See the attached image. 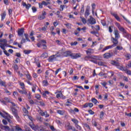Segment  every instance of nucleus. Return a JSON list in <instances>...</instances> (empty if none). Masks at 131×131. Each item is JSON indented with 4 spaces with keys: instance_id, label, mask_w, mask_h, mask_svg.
<instances>
[{
    "instance_id": "393cba45",
    "label": "nucleus",
    "mask_w": 131,
    "mask_h": 131,
    "mask_svg": "<svg viewBox=\"0 0 131 131\" xmlns=\"http://www.w3.org/2000/svg\"><path fill=\"white\" fill-rule=\"evenodd\" d=\"M15 127L16 130H17V131H22V130H23L22 129V128H21V127H20L19 126V125H16L15 127Z\"/></svg>"
},
{
    "instance_id": "774afa93",
    "label": "nucleus",
    "mask_w": 131,
    "mask_h": 131,
    "mask_svg": "<svg viewBox=\"0 0 131 131\" xmlns=\"http://www.w3.org/2000/svg\"><path fill=\"white\" fill-rule=\"evenodd\" d=\"M101 84H102L103 86H106V85H107V82H101Z\"/></svg>"
},
{
    "instance_id": "7ed1b4c3",
    "label": "nucleus",
    "mask_w": 131,
    "mask_h": 131,
    "mask_svg": "<svg viewBox=\"0 0 131 131\" xmlns=\"http://www.w3.org/2000/svg\"><path fill=\"white\" fill-rule=\"evenodd\" d=\"M96 19L93 17V16H90V18L88 20V24H90L91 25H94L96 23Z\"/></svg>"
},
{
    "instance_id": "6ab92c4d",
    "label": "nucleus",
    "mask_w": 131,
    "mask_h": 131,
    "mask_svg": "<svg viewBox=\"0 0 131 131\" xmlns=\"http://www.w3.org/2000/svg\"><path fill=\"white\" fill-rule=\"evenodd\" d=\"M87 55H90V54H93L94 53V50L91 49H89L88 50L86 51Z\"/></svg>"
},
{
    "instance_id": "13d9d810",
    "label": "nucleus",
    "mask_w": 131,
    "mask_h": 131,
    "mask_svg": "<svg viewBox=\"0 0 131 131\" xmlns=\"http://www.w3.org/2000/svg\"><path fill=\"white\" fill-rule=\"evenodd\" d=\"M40 42H41L42 46V45H45V43H47V41H46V40H41Z\"/></svg>"
},
{
    "instance_id": "0eeeda50",
    "label": "nucleus",
    "mask_w": 131,
    "mask_h": 131,
    "mask_svg": "<svg viewBox=\"0 0 131 131\" xmlns=\"http://www.w3.org/2000/svg\"><path fill=\"white\" fill-rule=\"evenodd\" d=\"M46 15H47L46 11H43L41 14L39 15L38 19L39 20H43V19L46 18Z\"/></svg>"
},
{
    "instance_id": "473e14b6",
    "label": "nucleus",
    "mask_w": 131,
    "mask_h": 131,
    "mask_svg": "<svg viewBox=\"0 0 131 131\" xmlns=\"http://www.w3.org/2000/svg\"><path fill=\"white\" fill-rule=\"evenodd\" d=\"M24 54H26V55H28V54H30V53H31V51L25 50L24 51Z\"/></svg>"
},
{
    "instance_id": "2eb2a0df",
    "label": "nucleus",
    "mask_w": 131,
    "mask_h": 131,
    "mask_svg": "<svg viewBox=\"0 0 131 131\" xmlns=\"http://www.w3.org/2000/svg\"><path fill=\"white\" fill-rule=\"evenodd\" d=\"M111 64L112 65H114L115 66H119V63L118 62H116V61L115 60H112L111 61Z\"/></svg>"
},
{
    "instance_id": "e433bc0d",
    "label": "nucleus",
    "mask_w": 131,
    "mask_h": 131,
    "mask_svg": "<svg viewBox=\"0 0 131 131\" xmlns=\"http://www.w3.org/2000/svg\"><path fill=\"white\" fill-rule=\"evenodd\" d=\"M42 5H43V6H48V5H50V2H46V1H42Z\"/></svg>"
},
{
    "instance_id": "dca6fc26",
    "label": "nucleus",
    "mask_w": 131,
    "mask_h": 131,
    "mask_svg": "<svg viewBox=\"0 0 131 131\" xmlns=\"http://www.w3.org/2000/svg\"><path fill=\"white\" fill-rule=\"evenodd\" d=\"M48 53L45 52L42 54L40 56V58H42L43 59H46V58H48Z\"/></svg>"
},
{
    "instance_id": "cd10ccee",
    "label": "nucleus",
    "mask_w": 131,
    "mask_h": 131,
    "mask_svg": "<svg viewBox=\"0 0 131 131\" xmlns=\"http://www.w3.org/2000/svg\"><path fill=\"white\" fill-rule=\"evenodd\" d=\"M62 96V92L60 91V92H59L58 94H57L56 95V98L57 99L59 98H61Z\"/></svg>"
},
{
    "instance_id": "338daca9",
    "label": "nucleus",
    "mask_w": 131,
    "mask_h": 131,
    "mask_svg": "<svg viewBox=\"0 0 131 131\" xmlns=\"http://www.w3.org/2000/svg\"><path fill=\"white\" fill-rule=\"evenodd\" d=\"M126 37L127 38H128V39H131V37H130V35L128 34H126V35H125Z\"/></svg>"
},
{
    "instance_id": "5701e85b",
    "label": "nucleus",
    "mask_w": 131,
    "mask_h": 131,
    "mask_svg": "<svg viewBox=\"0 0 131 131\" xmlns=\"http://www.w3.org/2000/svg\"><path fill=\"white\" fill-rule=\"evenodd\" d=\"M90 15V8H87L85 12V16L88 17Z\"/></svg>"
},
{
    "instance_id": "37998d69",
    "label": "nucleus",
    "mask_w": 131,
    "mask_h": 131,
    "mask_svg": "<svg viewBox=\"0 0 131 131\" xmlns=\"http://www.w3.org/2000/svg\"><path fill=\"white\" fill-rule=\"evenodd\" d=\"M118 29L120 30V31H121L122 32H125V31L124 28H123V27L121 26Z\"/></svg>"
},
{
    "instance_id": "a211bd4d",
    "label": "nucleus",
    "mask_w": 131,
    "mask_h": 131,
    "mask_svg": "<svg viewBox=\"0 0 131 131\" xmlns=\"http://www.w3.org/2000/svg\"><path fill=\"white\" fill-rule=\"evenodd\" d=\"M7 15V13L5 11H4L3 13L1 14V20L2 21L4 20L5 19V18H6V15Z\"/></svg>"
},
{
    "instance_id": "e2e57ef3",
    "label": "nucleus",
    "mask_w": 131,
    "mask_h": 131,
    "mask_svg": "<svg viewBox=\"0 0 131 131\" xmlns=\"http://www.w3.org/2000/svg\"><path fill=\"white\" fill-rule=\"evenodd\" d=\"M72 127H73L68 125L67 126V129H68V130H70V129H72Z\"/></svg>"
},
{
    "instance_id": "58836bf2",
    "label": "nucleus",
    "mask_w": 131,
    "mask_h": 131,
    "mask_svg": "<svg viewBox=\"0 0 131 131\" xmlns=\"http://www.w3.org/2000/svg\"><path fill=\"white\" fill-rule=\"evenodd\" d=\"M84 127H86V128H88V129L91 130V127H90V125H89L86 123L84 124Z\"/></svg>"
},
{
    "instance_id": "c85d7f7f",
    "label": "nucleus",
    "mask_w": 131,
    "mask_h": 131,
    "mask_svg": "<svg viewBox=\"0 0 131 131\" xmlns=\"http://www.w3.org/2000/svg\"><path fill=\"white\" fill-rule=\"evenodd\" d=\"M33 86L32 88V91L33 93H35V90H36V85L33 84Z\"/></svg>"
},
{
    "instance_id": "39448f33",
    "label": "nucleus",
    "mask_w": 131,
    "mask_h": 131,
    "mask_svg": "<svg viewBox=\"0 0 131 131\" xmlns=\"http://www.w3.org/2000/svg\"><path fill=\"white\" fill-rule=\"evenodd\" d=\"M130 67H131V61H129V63L126 65V70H125V72L127 73V74H129V75H131L130 71L128 70V69H129Z\"/></svg>"
},
{
    "instance_id": "423d86ee",
    "label": "nucleus",
    "mask_w": 131,
    "mask_h": 131,
    "mask_svg": "<svg viewBox=\"0 0 131 131\" xmlns=\"http://www.w3.org/2000/svg\"><path fill=\"white\" fill-rule=\"evenodd\" d=\"M114 55V54H113V53H106L103 54V58H104V59H109V58H111Z\"/></svg>"
},
{
    "instance_id": "864d4df0",
    "label": "nucleus",
    "mask_w": 131,
    "mask_h": 131,
    "mask_svg": "<svg viewBox=\"0 0 131 131\" xmlns=\"http://www.w3.org/2000/svg\"><path fill=\"white\" fill-rule=\"evenodd\" d=\"M77 41H74V42H71V46H76L77 45Z\"/></svg>"
},
{
    "instance_id": "bb28decb",
    "label": "nucleus",
    "mask_w": 131,
    "mask_h": 131,
    "mask_svg": "<svg viewBox=\"0 0 131 131\" xmlns=\"http://www.w3.org/2000/svg\"><path fill=\"white\" fill-rule=\"evenodd\" d=\"M42 83L44 86H48V85H49V83L48 82V80H43Z\"/></svg>"
},
{
    "instance_id": "f03ea898",
    "label": "nucleus",
    "mask_w": 131,
    "mask_h": 131,
    "mask_svg": "<svg viewBox=\"0 0 131 131\" xmlns=\"http://www.w3.org/2000/svg\"><path fill=\"white\" fill-rule=\"evenodd\" d=\"M60 57L59 53L58 52L55 54L50 56L48 58V62H54V61H57V58Z\"/></svg>"
},
{
    "instance_id": "0e129e2a",
    "label": "nucleus",
    "mask_w": 131,
    "mask_h": 131,
    "mask_svg": "<svg viewBox=\"0 0 131 131\" xmlns=\"http://www.w3.org/2000/svg\"><path fill=\"white\" fill-rule=\"evenodd\" d=\"M32 10L33 12V13H35V12H36V11H37V10L36 9V8L33 7L32 8Z\"/></svg>"
},
{
    "instance_id": "6e6552de",
    "label": "nucleus",
    "mask_w": 131,
    "mask_h": 131,
    "mask_svg": "<svg viewBox=\"0 0 131 131\" xmlns=\"http://www.w3.org/2000/svg\"><path fill=\"white\" fill-rule=\"evenodd\" d=\"M112 39H113V43H114L112 45L113 47H116L118 43V38L112 37Z\"/></svg>"
},
{
    "instance_id": "2f4dec72",
    "label": "nucleus",
    "mask_w": 131,
    "mask_h": 131,
    "mask_svg": "<svg viewBox=\"0 0 131 131\" xmlns=\"http://www.w3.org/2000/svg\"><path fill=\"white\" fill-rule=\"evenodd\" d=\"M19 85H20V86H21V89L23 90L24 89H25V84H24V82H19Z\"/></svg>"
},
{
    "instance_id": "20e7f679",
    "label": "nucleus",
    "mask_w": 131,
    "mask_h": 131,
    "mask_svg": "<svg viewBox=\"0 0 131 131\" xmlns=\"http://www.w3.org/2000/svg\"><path fill=\"white\" fill-rule=\"evenodd\" d=\"M11 110L13 115L15 116L16 119H19V116H18V111H17V110L13 107H11Z\"/></svg>"
},
{
    "instance_id": "a878e982",
    "label": "nucleus",
    "mask_w": 131,
    "mask_h": 131,
    "mask_svg": "<svg viewBox=\"0 0 131 131\" xmlns=\"http://www.w3.org/2000/svg\"><path fill=\"white\" fill-rule=\"evenodd\" d=\"M125 57L126 60H129V59H130L131 55L128 53H126V54H125Z\"/></svg>"
},
{
    "instance_id": "8fccbe9b",
    "label": "nucleus",
    "mask_w": 131,
    "mask_h": 131,
    "mask_svg": "<svg viewBox=\"0 0 131 131\" xmlns=\"http://www.w3.org/2000/svg\"><path fill=\"white\" fill-rule=\"evenodd\" d=\"M101 23L103 26H106V21L104 20H101Z\"/></svg>"
},
{
    "instance_id": "49530a36",
    "label": "nucleus",
    "mask_w": 131,
    "mask_h": 131,
    "mask_svg": "<svg viewBox=\"0 0 131 131\" xmlns=\"http://www.w3.org/2000/svg\"><path fill=\"white\" fill-rule=\"evenodd\" d=\"M65 25L66 26H67V28H68L69 29H70V28H71V24L69 23H67Z\"/></svg>"
},
{
    "instance_id": "79ce46f5",
    "label": "nucleus",
    "mask_w": 131,
    "mask_h": 131,
    "mask_svg": "<svg viewBox=\"0 0 131 131\" xmlns=\"http://www.w3.org/2000/svg\"><path fill=\"white\" fill-rule=\"evenodd\" d=\"M80 18H81V21L82 22H83V24H86V20L85 19V18L82 17H80Z\"/></svg>"
},
{
    "instance_id": "4468645a",
    "label": "nucleus",
    "mask_w": 131,
    "mask_h": 131,
    "mask_svg": "<svg viewBox=\"0 0 131 131\" xmlns=\"http://www.w3.org/2000/svg\"><path fill=\"white\" fill-rule=\"evenodd\" d=\"M23 33H24V29H19L18 31V35L21 36L23 35Z\"/></svg>"
},
{
    "instance_id": "f3484780",
    "label": "nucleus",
    "mask_w": 131,
    "mask_h": 131,
    "mask_svg": "<svg viewBox=\"0 0 131 131\" xmlns=\"http://www.w3.org/2000/svg\"><path fill=\"white\" fill-rule=\"evenodd\" d=\"M18 91L20 94L22 95H27V91L26 90H20V89H18Z\"/></svg>"
},
{
    "instance_id": "aec40b11",
    "label": "nucleus",
    "mask_w": 131,
    "mask_h": 131,
    "mask_svg": "<svg viewBox=\"0 0 131 131\" xmlns=\"http://www.w3.org/2000/svg\"><path fill=\"white\" fill-rule=\"evenodd\" d=\"M0 84L2 86H4L5 88L7 87V85H6V81H4L0 79Z\"/></svg>"
},
{
    "instance_id": "c9c22d12",
    "label": "nucleus",
    "mask_w": 131,
    "mask_h": 131,
    "mask_svg": "<svg viewBox=\"0 0 131 131\" xmlns=\"http://www.w3.org/2000/svg\"><path fill=\"white\" fill-rule=\"evenodd\" d=\"M35 97L36 99H37V100H40V98H41V96H40V95L39 94H35Z\"/></svg>"
},
{
    "instance_id": "9d476101",
    "label": "nucleus",
    "mask_w": 131,
    "mask_h": 131,
    "mask_svg": "<svg viewBox=\"0 0 131 131\" xmlns=\"http://www.w3.org/2000/svg\"><path fill=\"white\" fill-rule=\"evenodd\" d=\"M111 15H112V16L115 17V19H116V20H117V21H119V22H120V21H121L120 17H119V16H118V15H117V14L113 13V12H111Z\"/></svg>"
},
{
    "instance_id": "1a4fd4ad",
    "label": "nucleus",
    "mask_w": 131,
    "mask_h": 131,
    "mask_svg": "<svg viewBox=\"0 0 131 131\" xmlns=\"http://www.w3.org/2000/svg\"><path fill=\"white\" fill-rule=\"evenodd\" d=\"M0 127L2 129H3V130L10 131V127H9V126L1 125Z\"/></svg>"
},
{
    "instance_id": "72a5a7b5",
    "label": "nucleus",
    "mask_w": 131,
    "mask_h": 131,
    "mask_svg": "<svg viewBox=\"0 0 131 131\" xmlns=\"http://www.w3.org/2000/svg\"><path fill=\"white\" fill-rule=\"evenodd\" d=\"M5 46H6L5 44L1 43L0 45V48H1V49H2V50H3V51H6V49H5Z\"/></svg>"
},
{
    "instance_id": "ddd939ff",
    "label": "nucleus",
    "mask_w": 131,
    "mask_h": 131,
    "mask_svg": "<svg viewBox=\"0 0 131 131\" xmlns=\"http://www.w3.org/2000/svg\"><path fill=\"white\" fill-rule=\"evenodd\" d=\"M38 112L39 114H40V115H41V116H45V115H46V114H47V112H43V111H42V110H38Z\"/></svg>"
},
{
    "instance_id": "9b49d317",
    "label": "nucleus",
    "mask_w": 131,
    "mask_h": 131,
    "mask_svg": "<svg viewBox=\"0 0 131 131\" xmlns=\"http://www.w3.org/2000/svg\"><path fill=\"white\" fill-rule=\"evenodd\" d=\"M29 125L33 130H37V129H38V126L37 125H35L33 124H30Z\"/></svg>"
},
{
    "instance_id": "7c9ffc66",
    "label": "nucleus",
    "mask_w": 131,
    "mask_h": 131,
    "mask_svg": "<svg viewBox=\"0 0 131 131\" xmlns=\"http://www.w3.org/2000/svg\"><path fill=\"white\" fill-rule=\"evenodd\" d=\"M23 112L25 113V115H28V111H27V109H26V108L24 107L23 108Z\"/></svg>"
},
{
    "instance_id": "412c9836",
    "label": "nucleus",
    "mask_w": 131,
    "mask_h": 131,
    "mask_svg": "<svg viewBox=\"0 0 131 131\" xmlns=\"http://www.w3.org/2000/svg\"><path fill=\"white\" fill-rule=\"evenodd\" d=\"M112 48H113V46L112 45L106 46L102 50V52H105V51H107V50H109V49H112Z\"/></svg>"
},
{
    "instance_id": "f8f14e48",
    "label": "nucleus",
    "mask_w": 131,
    "mask_h": 131,
    "mask_svg": "<svg viewBox=\"0 0 131 131\" xmlns=\"http://www.w3.org/2000/svg\"><path fill=\"white\" fill-rule=\"evenodd\" d=\"M114 34L115 35V38H119V37H120V36L119 35V32L117 30H114Z\"/></svg>"
},
{
    "instance_id": "f257e3e1",
    "label": "nucleus",
    "mask_w": 131,
    "mask_h": 131,
    "mask_svg": "<svg viewBox=\"0 0 131 131\" xmlns=\"http://www.w3.org/2000/svg\"><path fill=\"white\" fill-rule=\"evenodd\" d=\"M57 54H59L60 57H71L72 59H77V58H80V54L78 53L74 54L72 53L71 51H63L62 50H60L58 52Z\"/></svg>"
},
{
    "instance_id": "69168bd1",
    "label": "nucleus",
    "mask_w": 131,
    "mask_h": 131,
    "mask_svg": "<svg viewBox=\"0 0 131 131\" xmlns=\"http://www.w3.org/2000/svg\"><path fill=\"white\" fill-rule=\"evenodd\" d=\"M59 71H61V68L58 69L56 71H55V75H57L58 73H59Z\"/></svg>"
},
{
    "instance_id": "052dcab7",
    "label": "nucleus",
    "mask_w": 131,
    "mask_h": 131,
    "mask_svg": "<svg viewBox=\"0 0 131 131\" xmlns=\"http://www.w3.org/2000/svg\"><path fill=\"white\" fill-rule=\"evenodd\" d=\"M26 41V40L24 39V38H23L20 42L21 45H23V43H24Z\"/></svg>"
},
{
    "instance_id": "c756f323",
    "label": "nucleus",
    "mask_w": 131,
    "mask_h": 131,
    "mask_svg": "<svg viewBox=\"0 0 131 131\" xmlns=\"http://www.w3.org/2000/svg\"><path fill=\"white\" fill-rule=\"evenodd\" d=\"M92 101L94 103V104H99V101L97 100L95 98H92Z\"/></svg>"
},
{
    "instance_id": "c03bdc74",
    "label": "nucleus",
    "mask_w": 131,
    "mask_h": 131,
    "mask_svg": "<svg viewBox=\"0 0 131 131\" xmlns=\"http://www.w3.org/2000/svg\"><path fill=\"white\" fill-rule=\"evenodd\" d=\"M112 28H113L112 26H111L108 27V31L110 32V33H112V32L113 31V30H112Z\"/></svg>"
},
{
    "instance_id": "a19ab883",
    "label": "nucleus",
    "mask_w": 131,
    "mask_h": 131,
    "mask_svg": "<svg viewBox=\"0 0 131 131\" xmlns=\"http://www.w3.org/2000/svg\"><path fill=\"white\" fill-rule=\"evenodd\" d=\"M118 67H119V69H120V70H122V71H125V70L126 69H125V68H123V67H121V66H118Z\"/></svg>"
},
{
    "instance_id": "4d7b16f0",
    "label": "nucleus",
    "mask_w": 131,
    "mask_h": 131,
    "mask_svg": "<svg viewBox=\"0 0 131 131\" xmlns=\"http://www.w3.org/2000/svg\"><path fill=\"white\" fill-rule=\"evenodd\" d=\"M64 8H65L64 5H60V11H63V10H64Z\"/></svg>"
},
{
    "instance_id": "f704fd0d",
    "label": "nucleus",
    "mask_w": 131,
    "mask_h": 131,
    "mask_svg": "<svg viewBox=\"0 0 131 131\" xmlns=\"http://www.w3.org/2000/svg\"><path fill=\"white\" fill-rule=\"evenodd\" d=\"M26 76L27 78H28V80H32V77H31L30 74H27Z\"/></svg>"
},
{
    "instance_id": "603ef678",
    "label": "nucleus",
    "mask_w": 131,
    "mask_h": 131,
    "mask_svg": "<svg viewBox=\"0 0 131 131\" xmlns=\"http://www.w3.org/2000/svg\"><path fill=\"white\" fill-rule=\"evenodd\" d=\"M76 128L78 129V130H81V127L79 126L78 124L75 125Z\"/></svg>"
},
{
    "instance_id": "09e8293b",
    "label": "nucleus",
    "mask_w": 131,
    "mask_h": 131,
    "mask_svg": "<svg viewBox=\"0 0 131 131\" xmlns=\"http://www.w3.org/2000/svg\"><path fill=\"white\" fill-rule=\"evenodd\" d=\"M97 64L99 66H104V62H103V61H99V62H97Z\"/></svg>"
},
{
    "instance_id": "de8ad7c7",
    "label": "nucleus",
    "mask_w": 131,
    "mask_h": 131,
    "mask_svg": "<svg viewBox=\"0 0 131 131\" xmlns=\"http://www.w3.org/2000/svg\"><path fill=\"white\" fill-rule=\"evenodd\" d=\"M92 124L96 127L98 126V124H97V122H96L95 121H92Z\"/></svg>"
},
{
    "instance_id": "680f3d73",
    "label": "nucleus",
    "mask_w": 131,
    "mask_h": 131,
    "mask_svg": "<svg viewBox=\"0 0 131 131\" xmlns=\"http://www.w3.org/2000/svg\"><path fill=\"white\" fill-rule=\"evenodd\" d=\"M103 116H104V112H101L100 115V118H103Z\"/></svg>"
},
{
    "instance_id": "3c124183",
    "label": "nucleus",
    "mask_w": 131,
    "mask_h": 131,
    "mask_svg": "<svg viewBox=\"0 0 131 131\" xmlns=\"http://www.w3.org/2000/svg\"><path fill=\"white\" fill-rule=\"evenodd\" d=\"M4 54L7 56V57H10V54H9V53H8L7 51H6V50L3 51Z\"/></svg>"
},
{
    "instance_id": "6e6d98bb",
    "label": "nucleus",
    "mask_w": 131,
    "mask_h": 131,
    "mask_svg": "<svg viewBox=\"0 0 131 131\" xmlns=\"http://www.w3.org/2000/svg\"><path fill=\"white\" fill-rule=\"evenodd\" d=\"M31 7V5L28 4L26 6V9H27V10H29V8H30Z\"/></svg>"
},
{
    "instance_id": "ea45409f",
    "label": "nucleus",
    "mask_w": 131,
    "mask_h": 131,
    "mask_svg": "<svg viewBox=\"0 0 131 131\" xmlns=\"http://www.w3.org/2000/svg\"><path fill=\"white\" fill-rule=\"evenodd\" d=\"M72 121H73V122H74V123H75L76 125H77V124L78 123V121L76 119H72Z\"/></svg>"
},
{
    "instance_id": "4c0bfd02",
    "label": "nucleus",
    "mask_w": 131,
    "mask_h": 131,
    "mask_svg": "<svg viewBox=\"0 0 131 131\" xmlns=\"http://www.w3.org/2000/svg\"><path fill=\"white\" fill-rule=\"evenodd\" d=\"M24 35L25 36V38L27 41H30V39H29V38H28V34H24Z\"/></svg>"
},
{
    "instance_id": "bf43d9fd",
    "label": "nucleus",
    "mask_w": 131,
    "mask_h": 131,
    "mask_svg": "<svg viewBox=\"0 0 131 131\" xmlns=\"http://www.w3.org/2000/svg\"><path fill=\"white\" fill-rule=\"evenodd\" d=\"M13 68L14 69H15V70H18V69H19V68L18 67V65L17 64H14L13 66Z\"/></svg>"
},
{
    "instance_id": "b1692460",
    "label": "nucleus",
    "mask_w": 131,
    "mask_h": 131,
    "mask_svg": "<svg viewBox=\"0 0 131 131\" xmlns=\"http://www.w3.org/2000/svg\"><path fill=\"white\" fill-rule=\"evenodd\" d=\"M57 112L58 114H60V115H64V113H65V111L58 110L57 111Z\"/></svg>"
},
{
    "instance_id": "4be33fe9",
    "label": "nucleus",
    "mask_w": 131,
    "mask_h": 131,
    "mask_svg": "<svg viewBox=\"0 0 131 131\" xmlns=\"http://www.w3.org/2000/svg\"><path fill=\"white\" fill-rule=\"evenodd\" d=\"M37 121H39L40 122H42V121L43 120V118L40 116H37L36 117Z\"/></svg>"
},
{
    "instance_id": "a18cd8bd",
    "label": "nucleus",
    "mask_w": 131,
    "mask_h": 131,
    "mask_svg": "<svg viewBox=\"0 0 131 131\" xmlns=\"http://www.w3.org/2000/svg\"><path fill=\"white\" fill-rule=\"evenodd\" d=\"M92 12L93 13H94V10H95V9H96V4H92Z\"/></svg>"
},
{
    "instance_id": "5fc2aeb1",
    "label": "nucleus",
    "mask_w": 131,
    "mask_h": 131,
    "mask_svg": "<svg viewBox=\"0 0 131 131\" xmlns=\"http://www.w3.org/2000/svg\"><path fill=\"white\" fill-rule=\"evenodd\" d=\"M88 112L91 114V115H94L95 114V112L94 111H92V110H90L88 111Z\"/></svg>"
}]
</instances>
